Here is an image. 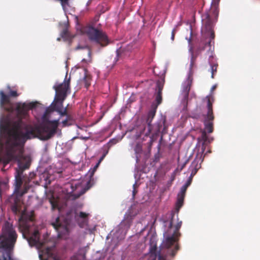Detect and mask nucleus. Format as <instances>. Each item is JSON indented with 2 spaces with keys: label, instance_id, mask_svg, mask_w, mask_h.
Masks as SVG:
<instances>
[{
  "label": "nucleus",
  "instance_id": "nucleus-1",
  "mask_svg": "<svg viewBox=\"0 0 260 260\" xmlns=\"http://www.w3.org/2000/svg\"><path fill=\"white\" fill-rule=\"evenodd\" d=\"M35 103L29 104L18 103L16 107L18 119L11 123V128L8 129L5 135L4 143H0L1 147L4 149L3 163L5 166L11 161H17L19 172H23L28 169L30 165V158L24 155L23 151L18 147L24 144L27 140L38 138L43 141L51 138L56 133L59 120H47L39 125H31L22 121L26 118L28 110L35 106Z\"/></svg>",
  "mask_w": 260,
  "mask_h": 260
},
{
  "label": "nucleus",
  "instance_id": "nucleus-2",
  "mask_svg": "<svg viewBox=\"0 0 260 260\" xmlns=\"http://www.w3.org/2000/svg\"><path fill=\"white\" fill-rule=\"evenodd\" d=\"M182 225V221H178L175 226V229L172 236L167 237L163 242L159 251H157L156 244L151 245L149 252L150 255L148 260H166V256L168 255L174 257L179 250V245L176 244L174 248L172 246L178 240L181 234L179 231Z\"/></svg>",
  "mask_w": 260,
  "mask_h": 260
},
{
  "label": "nucleus",
  "instance_id": "nucleus-3",
  "mask_svg": "<svg viewBox=\"0 0 260 260\" xmlns=\"http://www.w3.org/2000/svg\"><path fill=\"white\" fill-rule=\"evenodd\" d=\"M17 237L12 224L5 222L0 235V260H12L11 255Z\"/></svg>",
  "mask_w": 260,
  "mask_h": 260
},
{
  "label": "nucleus",
  "instance_id": "nucleus-4",
  "mask_svg": "<svg viewBox=\"0 0 260 260\" xmlns=\"http://www.w3.org/2000/svg\"><path fill=\"white\" fill-rule=\"evenodd\" d=\"M70 77L67 79V74L64 81L56 86H54L56 94L54 101L51 104L50 110L52 111L60 112L63 109V102L66 99L68 91H70Z\"/></svg>",
  "mask_w": 260,
  "mask_h": 260
},
{
  "label": "nucleus",
  "instance_id": "nucleus-5",
  "mask_svg": "<svg viewBox=\"0 0 260 260\" xmlns=\"http://www.w3.org/2000/svg\"><path fill=\"white\" fill-rule=\"evenodd\" d=\"M27 240L31 246H36L40 250V260H60L57 255L52 253L51 247H45V242L41 241L38 231H35L30 237L27 238Z\"/></svg>",
  "mask_w": 260,
  "mask_h": 260
},
{
  "label": "nucleus",
  "instance_id": "nucleus-6",
  "mask_svg": "<svg viewBox=\"0 0 260 260\" xmlns=\"http://www.w3.org/2000/svg\"><path fill=\"white\" fill-rule=\"evenodd\" d=\"M77 212L72 210L68 211L64 216L61 217H56L54 221L51 222V224L58 233L59 236L68 234L69 229L74 220L76 221Z\"/></svg>",
  "mask_w": 260,
  "mask_h": 260
},
{
  "label": "nucleus",
  "instance_id": "nucleus-7",
  "mask_svg": "<svg viewBox=\"0 0 260 260\" xmlns=\"http://www.w3.org/2000/svg\"><path fill=\"white\" fill-rule=\"evenodd\" d=\"M18 103H21V104L25 103L26 104H29L30 103H35L36 106L34 107H33L32 108H31V109L35 108L37 106V102H29V103L17 102L15 104V108L14 109L13 108V104L11 102L10 98L9 97V95L6 94L3 90L0 91V107H1V108L2 109H3V110H4L5 111L8 112H10V113H12L14 111H15V113H16V117L17 118L16 119V120H17L18 119V117L17 116V111H16V107H17V105ZM30 110H31V109H30ZM29 109L28 110V111H29ZM28 116V112H27V115L26 116V118H25L24 119H26ZM24 118H23L22 120ZM14 121H15V120H12L9 123V127L6 126L5 127V130L7 132V133L8 132V129L11 128V123Z\"/></svg>",
  "mask_w": 260,
  "mask_h": 260
},
{
  "label": "nucleus",
  "instance_id": "nucleus-8",
  "mask_svg": "<svg viewBox=\"0 0 260 260\" xmlns=\"http://www.w3.org/2000/svg\"><path fill=\"white\" fill-rule=\"evenodd\" d=\"M87 34L90 41L95 42L102 47H105L111 43L106 32L102 30L91 26L88 28Z\"/></svg>",
  "mask_w": 260,
  "mask_h": 260
},
{
  "label": "nucleus",
  "instance_id": "nucleus-9",
  "mask_svg": "<svg viewBox=\"0 0 260 260\" xmlns=\"http://www.w3.org/2000/svg\"><path fill=\"white\" fill-rule=\"evenodd\" d=\"M27 192V189L17 192L15 190L14 194L11 195L8 199V202L10 204L12 211L15 214L19 213L21 210V206L20 199L22 196Z\"/></svg>",
  "mask_w": 260,
  "mask_h": 260
},
{
  "label": "nucleus",
  "instance_id": "nucleus-10",
  "mask_svg": "<svg viewBox=\"0 0 260 260\" xmlns=\"http://www.w3.org/2000/svg\"><path fill=\"white\" fill-rule=\"evenodd\" d=\"M207 98H208L207 105V113L204 122L205 129L208 133H211L213 131V121L214 119L212 106L214 99L213 97L207 96Z\"/></svg>",
  "mask_w": 260,
  "mask_h": 260
},
{
  "label": "nucleus",
  "instance_id": "nucleus-11",
  "mask_svg": "<svg viewBox=\"0 0 260 260\" xmlns=\"http://www.w3.org/2000/svg\"><path fill=\"white\" fill-rule=\"evenodd\" d=\"M218 16H214L211 11H206L202 15V31L206 32L208 31H212L213 29L214 25L217 19Z\"/></svg>",
  "mask_w": 260,
  "mask_h": 260
},
{
  "label": "nucleus",
  "instance_id": "nucleus-12",
  "mask_svg": "<svg viewBox=\"0 0 260 260\" xmlns=\"http://www.w3.org/2000/svg\"><path fill=\"white\" fill-rule=\"evenodd\" d=\"M202 137L204 142L202 143V151L201 152L197 153L196 157L190 166V169L191 170V176H194L196 175L199 169L201 167V162L203 161L202 155L205 150V143L207 139L205 132H204L202 133Z\"/></svg>",
  "mask_w": 260,
  "mask_h": 260
},
{
  "label": "nucleus",
  "instance_id": "nucleus-13",
  "mask_svg": "<svg viewBox=\"0 0 260 260\" xmlns=\"http://www.w3.org/2000/svg\"><path fill=\"white\" fill-rule=\"evenodd\" d=\"M192 82V78L190 76H189L182 85V103L184 105L183 110L185 111L187 110L188 102L189 100V92L190 90Z\"/></svg>",
  "mask_w": 260,
  "mask_h": 260
},
{
  "label": "nucleus",
  "instance_id": "nucleus-14",
  "mask_svg": "<svg viewBox=\"0 0 260 260\" xmlns=\"http://www.w3.org/2000/svg\"><path fill=\"white\" fill-rule=\"evenodd\" d=\"M33 224L32 217H26L22 216L19 219V229L25 237V234L29 232L30 227Z\"/></svg>",
  "mask_w": 260,
  "mask_h": 260
},
{
  "label": "nucleus",
  "instance_id": "nucleus-15",
  "mask_svg": "<svg viewBox=\"0 0 260 260\" xmlns=\"http://www.w3.org/2000/svg\"><path fill=\"white\" fill-rule=\"evenodd\" d=\"M88 214L83 212H80L79 215L77 214L76 221L80 228H84L88 222Z\"/></svg>",
  "mask_w": 260,
  "mask_h": 260
},
{
  "label": "nucleus",
  "instance_id": "nucleus-16",
  "mask_svg": "<svg viewBox=\"0 0 260 260\" xmlns=\"http://www.w3.org/2000/svg\"><path fill=\"white\" fill-rule=\"evenodd\" d=\"M156 111L155 110H150L148 114L147 118L146 119V123L147 124V131L145 133L146 136H148L151 132L152 129V125H151V122L155 115Z\"/></svg>",
  "mask_w": 260,
  "mask_h": 260
},
{
  "label": "nucleus",
  "instance_id": "nucleus-17",
  "mask_svg": "<svg viewBox=\"0 0 260 260\" xmlns=\"http://www.w3.org/2000/svg\"><path fill=\"white\" fill-rule=\"evenodd\" d=\"M164 87V83L161 81H157L156 82V93L155 94V100L157 105L160 104L162 101V90Z\"/></svg>",
  "mask_w": 260,
  "mask_h": 260
},
{
  "label": "nucleus",
  "instance_id": "nucleus-18",
  "mask_svg": "<svg viewBox=\"0 0 260 260\" xmlns=\"http://www.w3.org/2000/svg\"><path fill=\"white\" fill-rule=\"evenodd\" d=\"M15 175V189L17 192H19V190L20 189L22 184V180L21 178V175L23 172H19L18 170H16Z\"/></svg>",
  "mask_w": 260,
  "mask_h": 260
},
{
  "label": "nucleus",
  "instance_id": "nucleus-19",
  "mask_svg": "<svg viewBox=\"0 0 260 260\" xmlns=\"http://www.w3.org/2000/svg\"><path fill=\"white\" fill-rule=\"evenodd\" d=\"M220 0H213L210 11H211L214 14V16H218L219 9L218 4Z\"/></svg>",
  "mask_w": 260,
  "mask_h": 260
},
{
  "label": "nucleus",
  "instance_id": "nucleus-20",
  "mask_svg": "<svg viewBox=\"0 0 260 260\" xmlns=\"http://www.w3.org/2000/svg\"><path fill=\"white\" fill-rule=\"evenodd\" d=\"M134 150L136 154V160L138 162L139 160V155L141 154L142 152V146L140 143H137L135 147Z\"/></svg>",
  "mask_w": 260,
  "mask_h": 260
},
{
  "label": "nucleus",
  "instance_id": "nucleus-21",
  "mask_svg": "<svg viewBox=\"0 0 260 260\" xmlns=\"http://www.w3.org/2000/svg\"><path fill=\"white\" fill-rule=\"evenodd\" d=\"M188 115L189 117L194 119H198L200 116V112L198 107H197L194 111L189 113Z\"/></svg>",
  "mask_w": 260,
  "mask_h": 260
},
{
  "label": "nucleus",
  "instance_id": "nucleus-22",
  "mask_svg": "<svg viewBox=\"0 0 260 260\" xmlns=\"http://www.w3.org/2000/svg\"><path fill=\"white\" fill-rule=\"evenodd\" d=\"M91 80V77L89 75L85 74L84 77V82L85 83V86L86 88H87L90 85V81Z\"/></svg>",
  "mask_w": 260,
  "mask_h": 260
},
{
  "label": "nucleus",
  "instance_id": "nucleus-23",
  "mask_svg": "<svg viewBox=\"0 0 260 260\" xmlns=\"http://www.w3.org/2000/svg\"><path fill=\"white\" fill-rule=\"evenodd\" d=\"M210 66H211V72L212 73L211 78H214V76L217 72L218 64H217V63L211 64Z\"/></svg>",
  "mask_w": 260,
  "mask_h": 260
},
{
  "label": "nucleus",
  "instance_id": "nucleus-24",
  "mask_svg": "<svg viewBox=\"0 0 260 260\" xmlns=\"http://www.w3.org/2000/svg\"><path fill=\"white\" fill-rule=\"evenodd\" d=\"M185 196L178 194L177 204L178 206H181L183 204Z\"/></svg>",
  "mask_w": 260,
  "mask_h": 260
},
{
  "label": "nucleus",
  "instance_id": "nucleus-25",
  "mask_svg": "<svg viewBox=\"0 0 260 260\" xmlns=\"http://www.w3.org/2000/svg\"><path fill=\"white\" fill-rule=\"evenodd\" d=\"M8 88L10 89V91H9V94H8V95H9L10 98V97L16 98V97H17L19 95V94L17 93V91L11 90L10 86L8 87Z\"/></svg>",
  "mask_w": 260,
  "mask_h": 260
},
{
  "label": "nucleus",
  "instance_id": "nucleus-26",
  "mask_svg": "<svg viewBox=\"0 0 260 260\" xmlns=\"http://www.w3.org/2000/svg\"><path fill=\"white\" fill-rule=\"evenodd\" d=\"M86 49L87 50V52H88V56H89V57L90 58L91 57V49L87 46H85L84 47H81L80 46H78L76 49V50H78V49Z\"/></svg>",
  "mask_w": 260,
  "mask_h": 260
},
{
  "label": "nucleus",
  "instance_id": "nucleus-27",
  "mask_svg": "<svg viewBox=\"0 0 260 260\" xmlns=\"http://www.w3.org/2000/svg\"><path fill=\"white\" fill-rule=\"evenodd\" d=\"M190 37L188 39V46L189 47V51H191V52H192L193 47L192 46V44H191V36L192 35V31H190Z\"/></svg>",
  "mask_w": 260,
  "mask_h": 260
},
{
  "label": "nucleus",
  "instance_id": "nucleus-28",
  "mask_svg": "<svg viewBox=\"0 0 260 260\" xmlns=\"http://www.w3.org/2000/svg\"><path fill=\"white\" fill-rule=\"evenodd\" d=\"M187 188H188L187 187H186V186L183 185L182 186V187L181 188L180 191L178 193V194L182 195V196H185V193H186V190H187Z\"/></svg>",
  "mask_w": 260,
  "mask_h": 260
},
{
  "label": "nucleus",
  "instance_id": "nucleus-29",
  "mask_svg": "<svg viewBox=\"0 0 260 260\" xmlns=\"http://www.w3.org/2000/svg\"><path fill=\"white\" fill-rule=\"evenodd\" d=\"M50 204H51V206H52V209L53 210H54V209H56V208H57L58 204H57V203L56 201L52 200H50Z\"/></svg>",
  "mask_w": 260,
  "mask_h": 260
},
{
  "label": "nucleus",
  "instance_id": "nucleus-30",
  "mask_svg": "<svg viewBox=\"0 0 260 260\" xmlns=\"http://www.w3.org/2000/svg\"><path fill=\"white\" fill-rule=\"evenodd\" d=\"M61 116L68 115L67 108H65L60 110V112H57Z\"/></svg>",
  "mask_w": 260,
  "mask_h": 260
},
{
  "label": "nucleus",
  "instance_id": "nucleus-31",
  "mask_svg": "<svg viewBox=\"0 0 260 260\" xmlns=\"http://www.w3.org/2000/svg\"><path fill=\"white\" fill-rule=\"evenodd\" d=\"M69 36V32L67 28H64L61 32L62 37H68Z\"/></svg>",
  "mask_w": 260,
  "mask_h": 260
},
{
  "label": "nucleus",
  "instance_id": "nucleus-32",
  "mask_svg": "<svg viewBox=\"0 0 260 260\" xmlns=\"http://www.w3.org/2000/svg\"><path fill=\"white\" fill-rule=\"evenodd\" d=\"M154 142V139L152 137L150 138V140L148 142V149L150 150L151 149L153 143Z\"/></svg>",
  "mask_w": 260,
  "mask_h": 260
},
{
  "label": "nucleus",
  "instance_id": "nucleus-33",
  "mask_svg": "<svg viewBox=\"0 0 260 260\" xmlns=\"http://www.w3.org/2000/svg\"><path fill=\"white\" fill-rule=\"evenodd\" d=\"M193 176H190L189 178H188V180L187 181V182L185 183V184H184L185 186H186V187H188L191 183V181H192V178L193 177Z\"/></svg>",
  "mask_w": 260,
  "mask_h": 260
},
{
  "label": "nucleus",
  "instance_id": "nucleus-34",
  "mask_svg": "<svg viewBox=\"0 0 260 260\" xmlns=\"http://www.w3.org/2000/svg\"><path fill=\"white\" fill-rule=\"evenodd\" d=\"M207 32H208L210 35V38L211 39H214L215 38V34L213 29L212 31H208Z\"/></svg>",
  "mask_w": 260,
  "mask_h": 260
},
{
  "label": "nucleus",
  "instance_id": "nucleus-35",
  "mask_svg": "<svg viewBox=\"0 0 260 260\" xmlns=\"http://www.w3.org/2000/svg\"><path fill=\"white\" fill-rule=\"evenodd\" d=\"M174 216V213H171V217H172V219L170 221V224H169V228H172V226H173V218Z\"/></svg>",
  "mask_w": 260,
  "mask_h": 260
},
{
  "label": "nucleus",
  "instance_id": "nucleus-36",
  "mask_svg": "<svg viewBox=\"0 0 260 260\" xmlns=\"http://www.w3.org/2000/svg\"><path fill=\"white\" fill-rule=\"evenodd\" d=\"M175 33H176V30H175V29H173L172 31V34H171V40L172 41H174V40Z\"/></svg>",
  "mask_w": 260,
  "mask_h": 260
},
{
  "label": "nucleus",
  "instance_id": "nucleus-37",
  "mask_svg": "<svg viewBox=\"0 0 260 260\" xmlns=\"http://www.w3.org/2000/svg\"><path fill=\"white\" fill-rule=\"evenodd\" d=\"M136 184H134L133 185V197H135V196L136 195L137 191L136 190Z\"/></svg>",
  "mask_w": 260,
  "mask_h": 260
},
{
  "label": "nucleus",
  "instance_id": "nucleus-38",
  "mask_svg": "<svg viewBox=\"0 0 260 260\" xmlns=\"http://www.w3.org/2000/svg\"><path fill=\"white\" fill-rule=\"evenodd\" d=\"M98 165H99V164H98L96 165V166H95V167H94L93 170L92 171V172H91V175H90V176H91V177L92 175H93L94 173V172H95V170H96V168H97V167H98Z\"/></svg>",
  "mask_w": 260,
  "mask_h": 260
},
{
  "label": "nucleus",
  "instance_id": "nucleus-39",
  "mask_svg": "<svg viewBox=\"0 0 260 260\" xmlns=\"http://www.w3.org/2000/svg\"><path fill=\"white\" fill-rule=\"evenodd\" d=\"M68 119H65L64 120L62 121V123L63 126H66L67 124L68 123Z\"/></svg>",
  "mask_w": 260,
  "mask_h": 260
},
{
  "label": "nucleus",
  "instance_id": "nucleus-40",
  "mask_svg": "<svg viewBox=\"0 0 260 260\" xmlns=\"http://www.w3.org/2000/svg\"><path fill=\"white\" fill-rule=\"evenodd\" d=\"M105 154H103L102 156L101 157L98 164L100 163L101 162V161H102L103 160V159L105 158Z\"/></svg>",
  "mask_w": 260,
  "mask_h": 260
},
{
  "label": "nucleus",
  "instance_id": "nucleus-41",
  "mask_svg": "<svg viewBox=\"0 0 260 260\" xmlns=\"http://www.w3.org/2000/svg\"><path fill=\"white\" fill-rule=\"evenodd\" d=\"M66 116H67L66 119H68V121L72 119V116L71 115H69L68 114V115H67Z\"/></svg>",
  "mask_w": 260,
  "mask_h": 260
},
{
  "label": "nucleus",
  "instance_id": "nucleus-42",
  "mask_svg": "<svg viewBox=\"0 0 260 260\" xmlns=\"http://www.w3.org/2000/svg\"><path fill=\"white\" fill-rule=\"evenodd\" d=\"M190 98H196V95L195 93H191V95H190Z\"/></svg>",
  "mask_w": 260,
  "mask_h": 260
},
{
  "label": "nucleus",
  "instance_id": "nucleus-43",
  "mask_svg": "<svg viewBox=\"0 0 260 260\" xmlns=\"http://www.w3.org/2000/svg\"><path fill=\"white\" fill-rule=\"evenodd\" d=\"M216 88V85H214L211 88V91H213L215 89V88Z\"/></svg>",
  "mask_w": 260,
  "mask_h": 260
},
{
  "label": "nucleus",
  "instance_id": "nucleus-44",
  "mask_svg": "<svg viewBox=\"0 0 260 260\" xmlns=\"http://www.w3.org/2000/svg\"><path fill=\"white\" fill-rule=\"evenodd\" d=\"M116 54H117V57H118L119 55V51L118 50H117L116 51Z\"/></svg>",
  "mask_w": 260,
  "mask_h": 260
},
{
  "label": "nucleus",
  "instance_id": "nucleus-45",
  "mask_svg": "<svg viewBox=\"0 0 260 260\" xmlns=\"http://www.w3.org/2000/svg\"><path fill=\"white\" fill-rule=\"evenodd\" d=\"M108 150H106L104 153L103 154H105V156L108 154Z\"/></svg>",
  "mask_w": 260,
  "mask_h": 260
},
{
  "label": "nucleus",
  "instance_id": "nucleus-46",
  "mask_svg": "<svg viewBox=\"0 0 260 260\" xmlns=\"http://www.w3.org/2000/svg\"><path fill=\"white\" fill-rule=\"evenodd\" d=\"M193 60H191V63H190V68H191L193 66Z\"/></svg>",
  "mask_w": 260,
  "mask_h": 260
},
{
  "label": "nucleus",
  "instance_id": "nucleus-47",
  "mask_svg": "<svg viewBox=\"0 0 260 260\" xmlns=\"http://www.w3.org/2000/svg\"><path fill=\"white\" fill-rule=\"evenodd\" d=\"M1 161L3 162V156L2 157H0V162Z\"/></svg>",
  "mask_w": 260,
  "mask_h": 260
},
{
  "label": "nucleus",
  "instance_id": "nucleus-48",
  "mask_svg": "<svg viewBox=\"0 0 260 260\" xmlns=\"http://www.w3.org/2000/svg\"><path fill=\"white\" fill-rule=\"evenodd\" d=\"M82 62H86V60L85 59H83L82 60Z\"/></svg>",
  "mask_w": 260,
  "mask_h": 260
},
{
  "label": "nucleus",
  "instance_id": "nucleus-49",
  "mask_svg": "<svg viewBox=\"0 0 260 260\" xmlns=\"http://www.w3.org/2000/svg\"><path fill=\"white\" fill-rule=\"evenodd\" d=\"M49 109H47L46 110V114H47L48 112H49Z\"/></svg>",
  "mask_w": 260,
  "mask_h": 260
},
{
  "label": "nucleus",
  "instance_id": "nucleus-50",
  "mask_svg": "<svg viewBox=\"0 0 260 260\" xmlns=\"http://www.w3.org/2000/svg\"><path fill=\"white\" fill-rule=\"evenodd\" d=\"M160 144H159V145H158V149H160Z\"/></svg>",
  "mask_w": 260,
  "mask_h": 260
},
{
  "label": "nucleus",
  "instance_id": "nucleus-51",
  "mask_svg": "<svg viewBox=\"0 0 260 260\" xmlns=\"http://www.w3.org/2000/svg\"><path fill=\"white\" fill-rule=\"evenodd\" d=\"M75 259H76V258H75V257H74V258H71V260H75Z\"/></svg>",
  "mask_w": 260,
  "mask_h": 260
}]
</instances>
